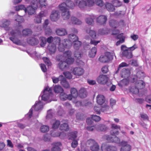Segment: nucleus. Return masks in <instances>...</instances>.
Instances as JSON below:
<instances>
[{
	"instance_id": "nucleus-5",
	"label": "nucleus",
	"mask_w": 151,
	"mask_h": 151,
	"mask_svg": "<svg viewBox=\"0 0 151 151\" xmlns=\"http://www.w3.org/2000/svg\"><path fill=\"white\" fill-rule=\"evenodd\" d=\"M114 56H115L114 52H107L104 55H101L99 60L101 63H106L112 60Z\"/></svg>"
},
{
	"instance_id": "nucleus-18",
	"label": "nucleus",
	"mask_w": 151,
	"mask_h": 151,
	"mask_svg": "<svg viewBox=\"0 0 151 151\" xmlns=\"http://www.w3.org/2000/svg\"><path fill=\"white\" fill-rule=\"evenodd\" d=\"M107 20V17L105 15H101L96 19V22L101 25H104L106 24Z\"/></svg>"
},
{
	"instance_id": "nucleus-45",
	"label": "nucleus",
	"mask_w": 151,
	"mask_h": 151,
	"mask_svg": "<svg viewBox=\"0 0 151 151\" xmlns=\"http://www.w3.org/2000/svg\"><path fill=\"white\" fill-rule=\"evenodd\" d=\"M60 129L61 130L67 131L69 129V127L68 124L64 123L60 125Z\"/></svg>"
},
{
	"instance_id": "nucleus-61",
	"label": "nucleus",
	"mask_w": 151,
	"mask_h": 151,
	"mask_svg": "<svg viewBox=\"0 0 151 151\" xmlns=\"http://www.w3.org/2000/svg\"><path fill=\"white\" fill-rule=\"evenodd\" d=\"M91 118L96 122H98L101 120V118L99 116L96 115L92 116Z\"/></svg>"
},
{
	"instance_id": "nucleus-34",
	"label": "nucleus",
	"mask_w": 151,
	"mask_h": 151,
	"mask_svg": "<svg viewBox=\"0 0 151 151\" xmlns=\"http://www.w3.org/2000/svg\"><path fill=\"white\" fill-rule=\"evenodd\" d=\"M130 72L128 69H123L121 73L122 77L124 78H128L130 76Z\"/></svg>"
},
{
	"instance_id": "nucleus-60",
	"label": "nucleus",
	"mask_w": 151,
	"mask_h": 151,
	"mask_svg": "<svg viewBox=\"0 0 151 151\" xmlns=\"http://www.w3.org/2000/svg\"><path fill=\"white\" fill-rule=\"evenodd\" d=\"M111 129H119L120 130L121 128L119 126L117 125L114 124H112L111 125Z\"/></svg>"
},
{
	"instance_id": "nucleus-58",
	"label": "nucleus",
	"mask_w": 151,
	"mask_h": 151,
	"mask_svg": "<svg viewBox=\"0 0 151 151\" xmlns=\"http://www.w3.org/2000/svg\"><path fill=\"white\" fill-rule=\"evenodd\" d=\"M43 60L45 63L48 66H50L51 65V63L49 59L47 57H44L43 58Z\"/></svg>"
},
{
	"instance_id": "nucleus-22",
	"label": "nucleus",
	"mask_w": 151,
	"mask_h": 151,
	"mask_svg": "<svg viewBox=\"0 0 151 151\" xmlns=\"http://www.w3.org/2000/svg\"><path fill=\"white\" fill-rule=\"evenodd\" d=\"M53 147L52 148L51 151H60V147L61 146L60 142H56L53 143Z\"/></svg>"
},
{
	"instance_id": "nucleus-33",
	"label": "nucleus",
	"mask_w": 151,
	"mask_h": 151,
	"mask_svg": "<svg viewBox=\"0 0 151 151\" xmlns=\"http://www.w3.org/2000/svg\"><path fill=\"white\" fill-rule=\"evenodd\" d=\"M97 52L96 47H94L91 48L89 51L88 56L90 58H93L96 55Z\"/></svg>"
},
{
	"instance_id": "nucleus-32",
	"label": "nucleus",
	"mask_w": 151,
	"mask_h": 151,
	"mask_svg": "<svg viewBox=\"0 0 151 151\" xmlns=\"http://www.w3.org/2000/svg\"><path fill=\"white\" fill-rule=\"evenodd\" d=\"M77 132L76 131H73L70 132L68 134V138L69 139L75 140L77 137Z\"/></svg>"
},
{
	"instance_id": "nucleus-64",
	"label": "nucleus",
	"mask_w": 151,
	"mask_h": 151,
	"mask_svg": "<svg viewBox=\"0 0 151 151\" xmlns=\"http://www.w3.org/2000/svg\"><path fill=\"white\" fill-rule=\"evenodd\" d=\"M140 116L141 118L143 120H148V117L147 114L142 113L140 114Z\"/></svg>"
},
{
	"instance_id": "nucleus-51",
	"label": "nucleus",
	"mask_w": 151,
	"mask_h": 151,
	"mask_svg": "<svg viewBox=\"0 0 151 151\" xmlns=\"http://www.w3.org/2000/svg\"><path fill=\"white\" fill-rule=\"evenodd\" d=\"M39 4L41 7H45L48 5L46 0H39Z\"/></svg>"
},
{
	"instance_id": "nucleus-8",
	"label": "nucleus",
	"mask_w": 151,
	"mask_h": 151,
	"mask_svg": "<svg viewBox=\"0 0 151 151\" xmlns=\"http://www.w3.org/2000/svg\"><path fill=\"white\" fill-rule=\"evenodd\" d=\"M96 81L99 83L101 84H106L108 86H109L111 84V83L109 81V78L105 75H99L96 78Z\"/></svg>"
},
{
	"instance_id": "nucleus-19",
	"label": "nucleus",
	"mask_w": 151,
	"mask_h": 151,
	"mask_svg": "<svg viewBox=\"0 0 151 151\" xmlns=\"http://www.w3.org/2000/svg\"><path fill=\"white\" fill-rule=\"evenodd\" d=\"M96 102L99 104L100 105H102L104 103L107 102L105 101L104 96L102 95H99L97 96Z\"/></svg>"
},
{
	"instance_id": "nucleus-57",
	"label": "nucleus",
	"mask_w": 151,
	"mask_h": 151,
	"mask_svg": "<svg viewBox=\"0 0 151 151\" xmlns=\"http://www.w3.org/2000/svg\"><path fill=\"white\" fill-rule=\"evenodd\" d=\"M73 141L71 144V146L72 148H76L78 145V140L76 139L72 140Z\"/></svg>"
},
{
	"instance_id": "nucleus-1",
	"label": "nucleus",
	"mask_w": 151,
	"mask_h": 151,
	"mask_svg": "<svg viewBox=\"0 0 151 151\" xmlns=\"http://www.w3.org/2000/svg\"><path fill=\"white\" fill-rule=\"evenodd\" d=\"M15 20L18 23L17 29L15 30H12L10 32V35L11 36L9 38L10 40L14 43L17 45H20L21 43L19 40L18 39V37L20 35L21 31L22 29V26L19 25L20 23L23 21V19L22 16L17 15Z\"/></svg>"
},
{
	"instance_id": "nucleus-55",
	"label": "nucleus",
	"mask_w": 151,
	"mask_h": 151,
	"mask_svg": "<svg viewBox=\"0 0 151 151\" xmlns=\"http://www.w3.org/2000/svg\"><path fill=\"white\" fill-rule=\"evenodd\" d=\"M67 64H72L74 61V58H70L65 60Z\"/></svg>"
},
{
	"instance_id": "nucleus-31",
	"label": "nucleus",
	"mask_w": 151,
	"mask_h": 151,
	"mask_svg": "<svg viewBox=\"0 0 151 151\" xmlns=\"http://www.w3.org/2000/svg\"><path fill=\"white\" fill-rule=\"evenodd\" d=\"M53 90L57 93H60L64 91V90L61 86L59 85H55L54 86Z\"/></svg>"
},
{
	"instance_id": "nucleus-43",
	"label": "nucleus",
	"mask_w": 151,
	"mask_h": 151,
	"mask_svg": "<svg viewBox=\"0 0 151 151\" xmlns=\"http://www.w3.org/2000/svg\"><path fill=\"white\" fill-rule=\"evenodd\" d=\"M40 131L42 132H46L49 130V127L46 125H42L40 128Z\"/></svg>"
},
{
	"instance_id": "nucleus-10",
	"label": "nucleus",
	"mask_w": 151,
	"mask_h": 151,
	"mask_svg": "<svg viewBox=\"0 0 151 151\" xmlns=\"http://www.w3.org/2000/svg\"><path fill=\"white\" fill-rule=\"evenodd\" d=\"M70 94H69V95L71 96L73 102L76 104L78 106L81 105V103L80 101H77L76 100L73 101V99H76L78 95V93L76 89L74 88H72L70 89Z\"/></svg>"
},
{
	"instance_id": "nucleus-40",
	"label": "nucleus",
	"mask_w": 151,
	"mask_h": 151,
	"mask_svg": "<svg viewBox=\"0 0 151 151\" xmlns=\"http://www.w3.org/2000/svg\"><path fill=\"white\" fill-rule=\"evenodd\" d=\"M10 24V22L7 20H2L0 24V26L1 27L6 28Z\"/></svg>"
},
{
	"instance_id": "nucleus-35",
	"label": "nucleus",
	"mask_w": 151,
	"mask_h": 151,
	"mask_svg": "<svg viewBox=\"0 0 151 151\" xmlns=\"http://www.w3.org/2000/svg\"><path fill=\"white\" fill-rule=\"evenodd\" d=\"M72 23L75 24H81L82 22L75 17H72L71 18Z\"/></svg>"
},
{
	"instance_id": "nucleus-17",
	"label": "nucleus",
	"mask_w": 151,
	"mask_h": 151,
	"mask_svg": "<svg viewBox=\"0 0 151 151\" xmlns=\"http://www.w3.org/2000/svg\"><path fill=\"white\" fill-rule=\"evenodd\" d=\"M60 81V83L64 88H70V85L66 81V79L63 75L59 76Z\"/></svg>"
},
{
	"instance_id": "nucleus-7",
	"label": "nucleus",
	"mask_w": 151,
	"mask_h": 151,
	"mask_svg": "<svg viewBox=\"0 0 151 151\" xmlns=\"http://www.w3.org/2000/svg\"><path fill=\"white\" fill-rule=\"evenodd\" d=\"M38 6V1L37 0H33L31 2V5L26 8V12H27L29 15L34 14Z\"/></svg>"
},
{
	"instance_id": "nucleus-37",
	"label": "nucleus",
	"mask_w": 151,
	"mask_h": 151,
	"mask_svg": "<svg viewBox=\"0 0 151 151\" xmlns=\"http://www.w3.org/2000/svg\"><path fill=\"white\" fill-rule=\"evenodd\" d=\"M107 129V127L104 125L99 124L96 125V129L98 131H104Z\"/></svg>"
},
{
	"instance_id": "nucleus-29",
	"label": "nucleus",
	"mask_w": 151,
	"mask_h": 151,
	"mask_svg": "<svg viewBox=\"0 0 151 151\" xmlns=\"http://www.w3.org/2000/svg\"><path fill=\"white\" fill-rule=\"evenodd\" d=\"M51 123L52 125V128L54 129H57L60 125L59 121L54 119L51 121Z\"/></svg>"
},
{
	"instance_id": "nucleus-46",
	"label": "nucleus",
	"mask_w": 151,
	"mask_h": 151,
	"mask_svg": "<svg viewBox=\"0 0 151 151\" xmlns=\"http://www.w3.org/2000/svg\"><path fill=\"white\" fill-rule=\"evenodd\" d=\"M72 54V52L70 50H68L65 52L63 54V56L65 57V59H64L63 60H65V59L70 58Z\"/></svg>"
},
{
	"instance_id": "nucleus-2",
	"label": "nucleus",
	"mask_w": 151,
	"mask_h": 151,
	"mask_svg": "<svg viewBox=\"0 0 151 151\" xmlns=\"http://www.w3.org/2000/svg\"><path fill=\"white\" fill-rule=\"evenodd\" d=\"M53 41L58 44V48L60 51L62 52L66 48L69 49L71 47V42L66 39L61 41L60 38L59 37H55L53 38L51 36L48 37L47 40V42L50 44Z\"/></svg>"
},
{
	"instance_id": "nucleus-53",
	"label": "nucleus",
	"mask_w": 151,
	"mask_h": 151,
	"mask_svg": "<svg viewBox=\"0 0 151 151\" xmlns=\"http://www.w3.org/2000/svg\"><path fill=\"white\" fill-rule=\"evenodd\" d=\"M48 15L47 12L46 11H41L38 14V16L41 18L43 17H46Z\"/></svg>"
},
{
	"instance_id": "nucleus-14",
	"label": "nucleus",
	"mask_w": 151,
	"mask_h": 151,
	"mask_svg": "<svg viewBox=\"0 0 151 151\" xmlns=\"http://www.w3.org/2000/svg\"><path fill=\"white\" fill-rule=\"evenodd\" d=\"M60 17L59 12L58 11L53 10L50 15V19L52 21H55L59 19Z\"/></svg>"
},
{
	"instance_id": "nucleus-38",
	"label": "nucleus",
	"mask_w": 151,
	"mask_h": 151,
	"mask_svg": "<svg viewBox=\"0 0 151 151\" xmlns=\"http://www.w3.org/2000/svg\"><path fill=\"white\" fill-rule=\"evenodd\" d=\"M129 90L130 92L135 94L138 93L139 92V89L134 84L130 88Z\"/></svg>"
},
{
	"instance_id": "nucleus-54",
	"label": "nucleus",
	"mask_w": 151,
	"mask_h": 151,
	"mask_svg": "<svg viewBox=\"0 0 151 151\" xmlns=\"http://www.w3.org/2000/svg\"><path fill=\"white\" fill-rule=\"evenodd\" d=\"M22 33L24 35H27L32 33V31L30 29H25L22 31Z\"/></svg>"
},
{
	"instance_id": "nucleus-16",
	"label": "nucleus",
	"mask_w": 151,
	"mask_h": 151,
	"mask_svg": "<svg viewBox=\"0 0 151 151\" xmlns=\"http://www.w3.org/2000/svg\"><path fill=\"white\" fill-rule=\"evenodd\" d=\"M72 72L75 75L81 76L84 73V70L81 67H76L73 68Z\"/></svg>"
},
{
	"instance_id": "nucleus-11",
	"label": "nucleus",
	"mask_w": 151,
	"mask_h": 151,
	"mask_svg": "<svg viewBox=\"0 0 151 151\" xmlns=\"http://www.w3.org/2000/svg\"><path fill=\"white\" fill-rule=\"evenodd\" d=\"M121 49L122 51V56L126 57L128 58H130L132 57V52L128 49L127 47L125 45H122Z\"/></svg>"
},
{
	"instance_id": "nucleus-47",
	"label": "nucleus",
	"mask_w": 151,
	"mask_h": 151,
	"mask_svg": "<svg viewBox=\"0 0 151 151\" xmlns=\"http://www.w3.org/2000/svg\"><path fill=\"white\" fill-rule=\"evenodd\" d=\"M96 142V141L94 139H89L87 141L86 145L87 146L90 147Z\"/></svg>"
},
{
	"instance_id": "nucleus-50",
	"label": "nucleus",
	"mask_w": 151,
	"mask_h": 151,
	"mask_svg": "<svg viewBox=\"0 0 151 151\" xmlns=\"http://www.w3.org/2000/svg\"><path fill=\"white\" fill-rule=\"evenodd\" d=\"M131 147L130 145H127L126 147H122L120 150V151H130L131 149Z\"/></svg>"
},
{
	"instance_id": "nucleus-13",
	"label": "nucleus",
	"mask_w": 151,
	"mask_h": 151,
	"mask_svg": "<svg viewBox=\"0 0 151 151\" xmlns=\"http://www.w3.org/2000/svg\"><path fill=\"white\" fill-rule=\"evenodd\" d=\"M104 138L110 142L119 143L120 142V139L116 136L111 137L109 135H105L104 136Z\"/></svg>"
},
{
	"instance_id": "nucleus-56",
	"label": "nucleus",
	"mask_w": 151,
	"mask_h": 151,
	"mask_svg": "<svg viewBox=\"0 0 151 151\" xmlns=\"http://www.w3.org/2000/svg\"><path fill=\"white\" fill-rule=\"evenodd\" d=\"M45 32L46 35H50L52 32V31L51 29L49 27H45Z\"/></svg>"
},
{
	"instance_id": "nucleus-41",
	"label": "nucleus",
	"mask_w": 151,
	"mask_h": 151,
	"mask_svg": "<svg viewBox=\"0 0 151 151\" xmlns=\"http://www.w3.org/2000/svg\"><path fill=\"white\" fill-rule=\"evenodd\" d=\"M110 25L112 27L114 28H116L119 26V23L116 21L114 20H111L109 22Z\"/></svg>"
},
{
	"instance_id": "nucleus-23",
	"label": "nucleus",
	"mask_w": 151,
	"mask_h": 151,
	"mask_svg": "<svg viewBox=\"0 0 151 151\" xmlns=\"http://www.w3.org/2000/svg\"><path fill=\"white\" fill-rule=\"evenodd\" d=\"M110 109V108L108 105V103L107 102L104 103V104L102 105L101 110L102 111L107 113L109 112Z\"/></svg>"
},
{
	"instance_id": "nucleus-21",
	"label": "nucleus",
	"mask_w": 151,
	"mask_h": 151,
	"mask_svg": "<svg viewBox=\"0 0 151 151\" xmlns=\"http://www.w3.org/2000/svg\"><path fill=\"white\" fill-rule=\"evenodd\" d=\"M57 35L60 36H63L67 34L66 29L63 28L57 29L55 31Z\"/></svg>"
},
{
	"instance_id": "nucleus-28",
	"label": "nucleus",
	"mask_w": 151,
	"mask_h": 151,
	"mask_svg": "<svg viewBox=\"0 0 151 151\" xmlns=\"http://www.w3.org/2000/svg\"><path fill=\"white\" fill-rule=\"evenodd\" d=\"M87 95V92L86 89L84 88H81L79 90V96L82 98L86 97Z\"/></svg>"
},
{
	"instance_id": "nucleus-48",
	"label": "nucleus",
	"mask_w": 151,
	"mask_h": 151,
	"mask_svg": "<svg viewBox=\"0 0 151 151\" xmlns=\"http://www.w3.org/2000/svg\"><path fill=\"white\" fill-rule=\"evenodd\" d=\"M129 82V79L128 78H125L121 80L120 82V83L119 85L121 84V86L126 85Z\"/></svg>"
},
{
	"instance_id": "nucleus-9",
	"label": "nucleus",
	"mask_w": 151,
	"mask_h": 151,
	"mask_svg": "<svg viewBox=\"0 0 151 151\" xmlns=\"http://www.w3.org/2000/svg\"><path fill=\"white\" fill-rule=\"evenodd\" d=\"M42 106L43 104L41 101H36L35 105L30 110L29 112L27 114L26 116H28L29 118H30L32 116V109H34L36 111H39L42 109Z\"/></svg>"
},
{
	"instance_id": "nucleus-52",
	"label": "nucleus",
	"mask_w": 151,
	"mask_h": 151,
	"mask_svg": "<svg viewBox=\"0 0 151 151\" xmlns=\"http://www.w3.org/2000/svg\"><path fill=\"white\" fill-rule=\"evenodd\" d=\"M74 57L78 60H79L81 57L82 54L79 52L76 51L74 53Z\"/></svg>"
},
{
	"instance_id": "nucleus-6",
	"label": "nucleus",
	"mask_w": 151,
	"mask_h": 151,
	"mask_svg": "<svg viewBox=\"0 0 151 151\" xmlns=\"http://www.w3.org/2000/svg\"><path fill=\"white\" fill-rule=\"evenodd\" d=\"M68 39H66L71 42V47L72 42L74 48L76 50L78 49L81 46V42L78 40V37L74 35H68Z\"/></svg>"
},
{
	"instance_id": "nucleus-4",
	"label": "nucleus",
	"mask_w": 151,
	"mask_h": 151,
	"mask_svg": "<svg viewBox=\"0 0 151 151\" xmlns=\"http://www.w3.org/2000/svg\"><path fill=\"white\" fill-rule=\"evenodd\" d=\"M51 89L48 87H46L44 89L41 94L42 99L44 101H48V102L51 101L52 94Z\"/></svg>"
},
{
	"instance_id": "nucleus-3",
	"label": "nucleus",
	"mask_w": 151,
	"mask_h": 151,
	"mask_svg": "<svg viewBox=\"0 0 151 151\" xmlns=\"http://www.w3.org/2000/svg\"><path fill=\"white\" fill-rule=\"evenodd\" d=\"M65 2L62 3L58 6V8L61 12L69 10L70 9L74 8L76 5H78L77 2L74 4L70 0H64Z\"/></svg>"
},
{
	"instance_id": "nucleus-59",
	"label": "nucleus",
	"mask_w": 151,
	"mask_h": 151,
	"mask_svg": "<svg viewBox=\"0 0 151 151\" xmlns=\"http://www.w3.org/2000/svg\"><path fill=\"white\" fill-rule=\"evenodd\" d=\"M63 74L67 78L70 79L72 78V75L69 72H64Z\"/></svg>"
},
{
	"instance_id": "nucleus-30",
	"label": "nucleus",
	"mask_w": 151,
	"mask_h": 151,
	"mask_svg": "<svg viewBox=\"0 0 151 151\" xmlns=\"http://www.w3.org/2000/svg\"><path fill=\"white\" fill-rule=\"evenodd\" d=\"M67 64L65 60H60L58 65L59 68L61 70H64L67 66Z\"/></svg>"
},
{
	"instance_id": "nucleus-36",
	"label": "nucleus",
	"mask_w": 151,
	"mask_h": 151,
	"mask_svg": "<svg viewBox=\"0 0 151 151\" xmlns=\"http://www.w3.org/2000/svg\"><path fill=\"white\" fill-rule=\"evenodd\" d=\"M62 16L64 20L68 19L70 17V14L69 10L61 12Z\"/></svg>"
},
{
	"instance_id": "nucleus-27",
	"label": "nucleus",
	"mask_w": 151,
	"mask_h": 151,
	"mask_svg": "<svg viewBox=\"0 0 151 151\" xmlns=\"http://www.w3.org/2000/svg\"><path fill=\"white\" fill-rule=\"evenodd\" d=\"M27 42L31 45H35L39 43L38 40L34 37H29L27 40Z\"/></svg>"
},
{
	"instance_id": "nucleus-42",
	"label": "nucleus",
	"mask_w": 151,
	"mask_h": 151,
	"mask_svg": "<svg viewBox=\"0 0 151 151\" xmlns=\"http://www.w3.org/2000/svg\"><path fill=\"white\" fill-rule=\"evenodd\" d=\"M40 42V45L42 47H44L45 45L47 42V39L44 37H40L39 38Z\"/></svg>"
},
{
	"instance_id": "nucleus-26",
	"label": "nucleus",
	"mask_w": 151,
	"mask_h": 151,
	"mask_svg": "<svg viewBox=\"0 0 151 151\" xmlns=\"http://www.w3.org/2000/svg\"><path fill=\"white\" fill-rule=\"evenodd\" d=\"M48 49L51 54H53L56 50V46L54 44H50L48 47Z\"/></svg>"
},
{
	"instance_id": "nucleus-24",
	"label": "nucleus",
	"mask_w": 151,
	"mask_h": 151,
	"mask_svg": "<svg viewBox=\"0 0 151 151\" xmlns=\"http://www.w3.org/2000/svg\"><path fill=\"white\" fill-rule=\"evenodd\" d=\"M77 2L78 5L75 6H78L79 8L81 9H83L85 8L87 6L86 2L84 1H79L78 0H75L74 3V4H76V2Z\"/></svg>"
},
{
	"instance_id": "nucleus-44",
	"label": "nucleus",
	"mask_w": 151,
	"mask_h": 151,
	"mask_svg": "<svg viewBox=\"0 0 151 151\" xmlns=\"http://www.w3.org/2000/svg\"><path fill=\"white\" fill-rule=\"evenodd\" d=\"M105 5L107 9L109 11H113L114 9V6L110 3H107Z\"/></svg>"
},
{
	"instance_id": "nucleus-62",
	"label": "nucleus",
	"mask_w": 151,
	"mask_h": 151,
	"mask_svg": "<svg viewBox=\"0 0 151 151\" xmlns=\"http://www.w3.org/2000/svg\"><path fill=\"white\" fill-rule=\"evenodd\" d=\"M111 134L113 135H117L119 133V131L118 129H111L110 132Z\"/></svg>"
},
{
	"instance_id": "nucleus-15",
	"label": "nucleus",
	"mask_w": 151,
	"mask_h": 151,
	"mask_svg": "<svg viewBox=\"0 0 151 151\" xmlns=\"http://www.w3.org/2000/svg\"><path fill=\"white\" fill-rule=\"evenodd\" d=\"M95 18V16L93 14L87 15L86 16L85 21L87 24L92 25L93 24L94 20Z\"/></svg>"
},
{
	"instance_id": "nucleus-39",
	"label": "nucleus",
	"mask_w": 151,
	"mask_h": 151,
	"mask_svg": "<svg viewBox=\"0 0 151 151\" xmlns=\"http://www.w3.org/2000/svg\"><path fill=\"white\" fill-rule=\"evenodd\" d=\"M91 150L92 151H99L100 148L97 142L90 147Z\"/></svg>"
},
{
	"instance_id": "nucleus-49",
	"label": "nucleus",
	"mask_w": 151,
	"mask_h": 151,
	"mask_svg": "<svg viewBox=\"0 0 151 151\" xmlns=\"http://www.w3.org/2000/svg\"><path fill=\"white\" fill-rule=\"evenodd\" d=\"M106 149L107 151H117V150L116 147L111 145L107 146Z\"/></svg>"
},
{
	"instance_id": "nucleus-20",
	"label": "nucleus",
	"mask_w": 151,
	"mask_h": 151,
	"mask_svg": "<svg viewBox=\"0 0 151 151\" xmlns=\"http://www.w3.org/2000/svg\"><path fill=\"white\" fill-rule=\"evenodd\" d=\"M60 99L62 101H65L67 99L70 100H72V98L70 95H68L63 92L60 93Z\"/></svg>"
},
{
	"instance_id": "nucleus-63",
	"label": "nucleus",
	"mask_w": 151,
	"mask_h": 151,
	"mask_svg": "<svg viewBox=\"0 0 151 151\" xmlns=\"http://www.w3.org/2000/svg\"><path fill=\"white\" fill-rule=\"evenodd\" d=\"M53 115V113L52 112V110H50L48 111L47 112L46 118L47 119L51 118L52 117Z\"/></svg>"
},
{
	"instance_id": "nucleus-25",
	"label": "nucleus",
	"mask_w": 151,
	"mask_h": 151,
	"mask_svg": "<svg viewBox=\"0 0 151 151\" xmlns=\"http://www.w3.org/2000/svg\"><path fill=\"white\" fill-rule=\"evenodd\" d=\"M86 32L93 39L97 38V36L94 30L91 29H88L86 30Z\"/></svg>"
},
{
	"instance_id": "nucleus-12",
	"label": "nucleus",
	"mask_w": 151,
	"mask_h": 151,
	"mask_svg": "<svg viewBox=\"0 0 151 151\" xmlns=\"http://www.w3.org/2000/svg\"><path fill=\"white\" fill-rule=\"evenodd\" d=\"M133 83L137 88L139 89H142L144 88L145 86V83L142 80H138L136 78H133Z\"/></svg>"
}]
</instances>
